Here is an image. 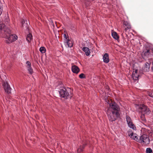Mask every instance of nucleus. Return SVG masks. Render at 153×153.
<instances>
[{"label":"nucleus","mask_w":153,"mask_h":153,"mask_svg":"<svg viewBox=\"0 0 153 153\" xmlns=\"http://www.w3.org/2000/svg\"><path fill=\"white\" fill-rule=\"evenodd\" d=\"M11 33L10 30L6 27L4 24H0V37L6 38Z\"/></svg>","instance_id":"obj_1"},{"label":"nucleus","mask_w":153,"mask_h":153,"mask_svg":"<svg viewBox=\"0 0 153 153\" xmlns=\"http://www.w3.org/2000/svg\"><path fill=\"white\" fill-rule=\"evenodd\" d=\"M107 114L109 120L111 122L115 120L120 116L119 112H114L110 109H108Z\"/></svg>","instance_id":"obj_2"},{"label":"nucleus","mask_w":153,"mask_h":153,"mask_svg":"<svg viewBox=\"0 0 153 153\" xmlns=\"http://www.w3.org/2000/svg\"><path fill=\"white\" fill-rule=\"evenodd\" d=\"M142 55L143 56L149 57L153 56V48L150 47H147L144 48Z\"/></svg>","instance_id":"obj_3"},{"label":"nucleus","mask_w":153,"mask_h":153,"mask_svg":"<svg viewBox=\"0 0 153 153\" xmlns=\"http://www.w3.org/2000/svg\"><path fill=\"white\" fill-rule=\"evenodd\" d=\"M139 143H143L145 145L149 144L150 143V139L148 135L144 134L139 137Z\"/></svg>","instance_id":"obj_4"},{"label":"nucleus","mask_w":153,"mask_h":153,"mask_svg":"<svg viewBox=\"0 0 153 153\" xmlns=\"http://www.w3.org/2000/svg\"><path fill=\"white\" fill-rule=\"evenodd\" d=\"M59 93L60 97L62 98L67 99L70 97L69 93L65 88L60 89L59 91Z\"/></svg>","instance_id":"obj_5"},{"label":"nucleus","mask_w":153,"mask_h":153,"mask_svg":"<svg viewBox=\"0 0 153 153\" xmlns=\"http://www.w3.org/2000/svg\"><path fill=\"white\" fill-rule=\"evenodd\" d=\"M139 111L141 112L142 113H143V114H149L150 112L149 108L144 105H140L139 107Z\"/></svg>","instance_id":"obj_6"},{"label":"nucleus","mask_w":153,"mask_h":153,"mask_svg":"<svg viewBox=\"0 0 153 153\" xmlns=\"http://www.w3.org/2000/svg\"><path fill=\"white\" fill-rule=\"evenodd\" d=\"M110 107L108 109H110L114 112H119L120 110L119 106L115 102L110 104Z\"/></svg>","instance_id":"obj_7"},{"label":"nucleus","mask_w":153,"mask_h":153,"mask_svg":"<svg viewBox=\"0 0 153 153\" xmlns=\"http://www.w3.org/2000/svg\"><path fill=\"white\" fill-rule=\"evenodd\" d=\"M17 36L14 34H12L11 33L10 34L9 36L5 39H7L6 40V42L7 43H10L11 42L16 40L17 39Z\"/></svg>","instance_id":"obj_8"},{"label":"nucleus","mask_w":153,"mask_h":153,"mask_svg":"<svg viewBox=\"0 0 153 153\" xmlns=\"http://www.w3.org/2000/svg\"><path fill=\"white\" fill-rule=\"evenodd\" d=\"M126 118L127 121V122L128 125L129 127L134 130H135L136 128L135 126L133 123L132 120L129 117L128 115H126Z\"/></svg>","instance_id":"obj_9"},{"label":"nucleus","mask_w":153,"mask_h":153,"mask_svg":"<svg viewBox=\"0 0 153 153\" xmlns=\"http://www.w3.org/2000/svg\"><path fill=\"white\" fill-rule=\"evenodd\" d=\"M3 85L5 92L8 94L11 93V88L10 85L7 82H4L3 83Z\"/></svg>","instance_id":"obj_10"},{"label":"nucleus","mask_w":153,"mask_h":153,"mask_svg":"<svg viewBox=\"0 0 153 153\" xmlns=\"http://www.w3.org/2000/svg\"><path fill=\"white\" fill-rule=\"evenodd\" d=\"M150 64L146 62L144 65L143 67L142 68V71L143 72H148L149 70Z\"/></svg>","instance_id":"obj_11"},{"label":"nucleus","mask_w":153,"mask_h":153,"mask_svg":"<svg viewBox=\"0 0 153 153\" xmlns=\"http://www.w3.org/2000/svg\"><path fill=\"white\" fill-rule=\"evenodd\" d=\"M27 64L26 67L27 68V70L28 71L29 73L32 74L33 73V70L32 68L31 67V64L30 62L29 61H27L26 62V63Z\"/></svg>","instance_id":"obj_12"},{"label":"nucleus","mask_w":153,"mask_h":153,"mask_svg":"<svg viewBox=\"0 0 153 153\" xmlns=\"http://www.w3.org/2000/svg\"><path fill=\"white\" fill-rule=\"evenodd\" d=\"M71 70L73 73L77 74L80 71V69L79 67L75 65H73L71 67Z\"/></svg>","instance_id":"obj_13"},{"label":"nucleus","mask_w":153,"mask_h":153,"mask_svg":"<svg viewBox=\"0 0 153 153\" xmlns=\"http://www.w3.org/2000/svg\"><path fill=\"white\" fill-rule=\"evenodd\" d=\"M27 21L23 19L22 22V27H24L25 29H28V25L27 23Z\"/></svg>","instance_id":"obj_14"},{"label":"nucleus","mask_w":153,"mask_h":153,"mask_svg":"<svg viewBox=\"0 0 153 153\" xmlns=\"http://www.w3.org/2000/svg\"><path fill=\"white\" fill-rule=\"evenodd\" d=\"M123 25L126 26V28L125 29V30L126 31L128 29H130L131 28V27L130 25L127 21H124L123 22Z\"/></svg>","instance_id":"obj_15"},{"label":"nucleus","mask_w":153,"mask_h":153,"mask_svg":"<svg viewBox=\"0 0 153 153\" xmlns=\"http://www.w3.org/2000/svg\"><path fill=\"white\" fill-rule=\"evenodd\" d=\"M82 50L83 51L85 52V54L87 56H89L90 53V49L87 47H84Z\"/></svg>","instance_id":"obj_16"},{"label":"nucleus","mask_w":153,"mask_h":153,"mask_svg":"<svg viewBox=\"0 0 153 153\" xmlns=\"http://www.w3.org/2000/svg\"><path fill=\"white\" fill-rule=\"evenodd\" d=\"M104 62L106 63L109 62V59L108 57V55L107 53H105L103 56Z\"/></svg>","instance_id":"obj_17"},{"label":"nucleus","mask_w":153,"mask_h":153,"mask_svg":"<svg viewBox=\"0 0 153 153\" xmlns=\"http://www.w3.org/2000/svg\"><path fill=\"white\" fill-rule=\"evenodd\" d=\"M32 38V35L31 33H30L27 35L26 38V40L28 42H30Z\"/></svg>","instance_id":"obj_18"},{"label":"nucleus","mask_w":153,"mask_h":153,"mask_svg":"<svg viewBox=\"0 0 153 153\" xmlns=\"http://www.w3.org/2000/svg\"><path fill=\"white\" fill-rule=\"evenodd\" d=\"M66 43H67L68 47L71 48L73 46V43L69 39H68L66 40Z\"/></svg>","instance_id":"obj_19"},{"label":"nucleus","mask_w":153,"mask_h":153,"mask_svg":"<svg viewBox=\"0 0 153 153\" xmlns=\"http://www.w3.org/2000/svg\"><path fill=\"white\" fill-rule=\"evenodd\" d=\"M112 36L116 40H118L119 39V37L116 32H112Z\"/></svg>","instance_id":"obj_20"},{"label":"nucleus","mask_w":153,"mask_h":153,"mask_svg":"<svg viewBox=\"0 0 153 153\" xmlns=\"http://www.w3.org/2000/svg\"><path fill=\"white\" fill-rule=\"evenodd\" d=\"M139 75L138 74H132V77L134 80H138Z\"/></svg>","instance_id":"obj_21"},{"label":"nucleus","mask_w":153,"mask_h":153,"mask_svg":"<svg viewBox=\"0 0 153 153\" xmlns=\"http://www.w3.org/2000/svg\"><path fill=\"white\" fill-rule=\"evenodd\" d=\"M140 119L142 121V123H143V124L146 123V120L145 118L144 114H142L140 117Z\"/></svg>","instance_id":"obj_22"},{"label":"nucleus","mask_w":153,"mask_h":153,"mask_svg":"<svg viewBox=\"0 0 153 153\" xmlns=\"http://www.w3.org/2000/svg\"><path fill=\"white\" fill-rule=\"evenodd\" d=\"M131 138L134 140L136 141L137 142H139V139L138 138L136 134H134L133 136H132V137H131Z\"/></svg>","instance_id":"obj_23"},{"label":"nucleus","mask_w":153,"mask_h":153,"mask_svg":"<svg viewBox=\"0 0 153 153\" xmlns=\"http://www.w3.org/2000/svg\"><path fill=\"white\" fill-rule=\"evenodd\" d=\"M85 144H83L82 146H81L79 147V148L77 149V152H80L83 151V149L84 148L85 146Z\"/></svg>","instance_id":"obj_24"},{"label":"nucleus","mask_w":153,"mask_h":153,"mask_svg":"<svg viewBox=\"0 0 153 153\" xmlns=\"http://www.w3.org/2000/svg\"><path fill=\"white\" fill-rule=\"evenodd\" d=\"M39 50L40 52L42 53H44L46 51V49L45 48L43 47H41L40 48Z\"/></svg>","instance_id":"obj_25"},{"label":"nucleus","mask_w":153,"mask_h":153,"mask_svg":"<svg viewBox=\"0 0 153 153\" xmlns=\"http://www.w3.org/2000/svg\"><path fill=\"white\" fill-rule=\"evenodd\" d=\"M128 135L129 137H132V136H133V135H134L133 133L132 132L131 130H129L128 131Z\"/></svg>","instance_id":"obj_26"},{"label":"nucleus","mask_w":153,"mask_h":153,"mask_svg":"<svg viewBox=\"0 0 153 153\" xmlns=\"http://www.w3.org/2000/svg\"><path fill=\"white\" fill-rule=\"evenodd\" d=\"M146 152L147 153H151L152 152V151L150 148H147L146 149Z\"/></svg>","instance_id":"obj_27"},{"label":"nucleus","mask_w":153,"mask_h":153,"mask_svg":"<svg viewBox=\"0 0 153 153\" xmlns=\"http://www.w3.org/2000/svg\"><path fill=\"white\" fill-rule=\"evenodd\" d=\"M134 66H135V65H133V74H137V70L135 69V68H134Z\"/></svg>","instance_id":"obj_28"},{"label":"nucleus","mask_w":153,"mask_h":153,"mask_svg":"<svg viewBox=\"0 0 153 153\" xmlns=\"http://www.w3.org/2000/svg\"><path fill=\"white\" fill-rule=\"evenodd\" d=\"M149 137H150L151 140H153V132H150L149 133Z\"/></svg>","instance_id":"obj_29"},{"label":"nucleus","mask_w":153,"mask_h":153,"mask_svg":"<svg viewBox=\"0 0 153 153\" xmlns=\"http://www.w3.org/2000/svg\"><path fill=\"white\" fill-rule=\"evenodd\" d=\"M79 78L81 79L84 78L85 77V75L83 73L79 75Z\"/></svg>","instance_id":"obj_30"},{"label":"nucleus","mask_w":153,"mask_h":153,"mask_svg":"<svg viewBox=\"0 0 153 153\" xmlns=\"http://www.w3.org/2000/svg\"><path fill=\"white\" fill-rule=\"evenodd\" d=\"M2 4L0 1V16L2 13Z\"/></svg>","instance_id":"obj_31"},{"label":"nucleus","mask_w":153,"mask_h":153,"mask_svg":"<svg viewBox=\"0 0 153 153\" xmlns=\"http://www.w3.org/2000/svg\"><path fill=\"white\" fill-rule=\"evenodd\" d=\"M148 95L150 97H153V92H149L148 93Z\"/></svg>","instance_id":"obj_32"},{"label":"nucleus","mask_w":153,"mask_h":153,"mask_svg":"<svg viewBox=\"0 0 153 153\" xmlns=\"http://www.w3.org/2000/svg\"><path fill=\"white\" fill-rule=\"evenodd\" d=\"M64 37L66 39V40H67V39H68H68H69L68 36V35H66V34H64Z\"/></svg>","instance_id":"obj_33"},{"label":"nucleus","mask_w":153,"mask_h":153,"mask_svg":"<svg viewBox=\"0 0 153 153\" xmlns=\"http://www.w3.org/2000/svg\"><path fill=\"white\" fill-rule=\"evenodd\" d=\"M88 3H89L90 4V2H88Z\"/></svg>","instance_id":"obj_34"}]
</instances>
